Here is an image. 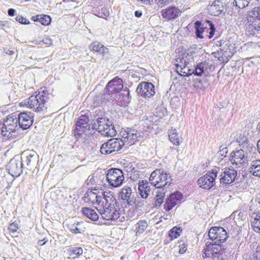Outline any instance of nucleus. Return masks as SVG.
Segmentation results:
<instances>
[{
	"label": "nucleus",
	"instance_id": "1",
	"mask_svg": "<svg viewBox=\"0 0 260 260\" xmlns=\"http://www.w3.org/2000/svg\"><path fill=\"white\" fill-rule=\"evenodd\" d=\"M105 200L102 205L97 206V210L102 218L107 220H115L120 216L119 211L115 207L116 200L111 192L104 193Z\"/></svg>",
	"mask_w": 260,
	"mask_h": 260
},
{
	"label": "nucleus",
	"instance_id": "2",
	"mask_svg": "<svg viewBox=\"0 0 260 260\" xmlns=\"http://www.w3.org/2000/svg\"><path fill=\"white\" fill-rule=\"evenodd\" d=\"M244 23L245 30L250 35L260 34V6L254 7L245 15Z\"/></svg>",
	"mask_w": 260,
	"mask_h": 260
},
{
	"label": "nucleus",
	"instance_id": "3",
	"mask_svg": "<svg viewBox=\"0 0 260 260\" xmlns=\"http://www.w3.org/2000/svg\"><path fill=\"white\" fill-rule=\"evenodd\" d=\"M36 93V95H32L29 98L27 102L28 106L36 112H44L47 109L49 93L47 90L42 89Z\"/></svg>",
	"mask_w": 260,
	"mask_h": 260
},
{
	"label": "nucleus",
	"instance_id": "4",
	"mask_svg": "<svg viewBox=\"0 0 260 260\" xmlns=\"http://www.w3.org/2000/svg\"><path fill=\"white\" fill-rule=\"evenodd\" d=\"M172 181L171 176L163 169L153 171L149 177L150 183L156 188H161L169 185Z\"/></svg>",
	"mask_w": 260,
	"mask_h": 260
},
{
	"label": "nucleus",
	"instance_id": "5",
	"mask_svg": "<svg viewBox=\"0 0 260 260\" xmlns=\"http://www.w3.org/2000/svg\"><path fill=\"white\" fill-rule=\"evenodd\" d=\"M92 127L102 135L113 137L116 131L112 122L104 117H98L93 122Z\"/></svg>",
	"mask_w": 260,
	"mask_h": 260
},
{
	"label": "nucleus",
	"instance_id": "6",
	"mask_svg": "<svg viewBox=\"0 0 260 260\" xmlns=\"http://www.w3.org/2000/svg\"><path fill=\"white\" fill-rule=\"evenodd\" d=\"M176 72L182 76H189L194 74L191 69L192 58L188 54H184L181 58L176 59Z\"/></svg>",
	"mask_w": 260,
	"mask_h": 260
},
{
	"label": "nucleus",
	"instance_id": "7",
	"mask_svg": "<svg viewBox=\"0 0 260 260\" xmlns=\"http://www.w3.org/2000/svg\"><path fill=\"white\" fill-rule=\"evenodd\" d=\"M220 169L215 167L211 171H209L206 175L200 177L198 180V184L203 189H209L215 184V178Z\"/></svg>",
	"mask_w": 260,
	"mask_h": 260
},
{
	"label": "nucleus",
	"instance_id": "8",
	"mask_svg": "<svg viewBox=\"0 0 260 260\" xmlns=\"http://www.w3.org/2000/svg\"><path fill=\"white\" fill-rule=\"evenodd\" d=\"M106 180L110 186L113 187H118L123 183L124 177L121 170L117 168H112L108 170L106 174Z\"/></svg>",
	"mask_w": 260,
	"mask_h": 260
},
{
	"label": "nucleus",
	"instance_id": "9",
	"mask_svg": "<svg viewBox=\"0 0 260 260\" xmlns=\"http://www.w3.org/2000/svg\"><path fill=\"white\" fill-rule=\"evenodd\" d=\"M124 145L121 139L113 138L104 143L101 147L100 151L103 154H109L120 150Z\"/></svg>",
	"mask_w": 260,
	"mask_h": 260
},
{
	"label": "nucleus",
	"instance_id": "10",
	"mask_svg": "<svg viewBox=\"0 0 260 260\" xmlns=\"http://www.w3.org/2000/svg\"><path fill=\"white\" fill-rule=\"evenodd\" d=\"M123 87L122 80L116 77L108 82L105 87V92L106 95H109L110 100H113L114 99L113 96L119 92Z\"/></svg>",
	"mask_w": 260,
	"mask_h": 260
},
{
	"label": "nucleus",
	"instance_id": "11",
	"mask_svg": "<svg viewBox=\"0 0 260 260\" xmlns=\"http://www.w3.org/2000/svg\"><path fill=\"white\" fill-rule=\"evenodd\" d=\"M94 190L97 191L98 190L96 189H88L83 197V200L85 202L92 204L97 209V206H100L101 205H102V204H103V202L105 200L104 193L105 191L102 192V195H100L97 194L96 192H94Z\"/></svg>",
	"mask_w": 260,
	"mask_h": 260
},
{
	"label": "nucleus",
	"instance_id": "12",
	"mask_svg": "<svg viewBox=\"0 0 260 260\" xmlns=\"http://www.w3.org/2000/svg\"><path fill=\"white\" fill-rule=\"evenodd\" d=\"M208 235L212 242L220 244L228 238L227 233L222 227H212L209 231Z\"/></svg>",
	"mask_w": 260,
	"mask_h": 260
},
{
	"label": "nucleus",
	"instance_id": "13",
	"mask_svg": "<svg viewBox=\"0 0 260 260\" xmlns=\"http://www.w3.org/2000/svg\"><path fill=\"white\" fill-rule=\"evenodd\" d=\"M89 118L86 114L82 115L76 123V129L74 131L75 136L79 137L82 134L86 133L90 129L88 123Z\"/></svg>",
	"mask_w": 260,
	"mask_h": 260
},
{
	"label": "nucleus",
	"instance_id": "14",
	"mask_svg": "<svg viewBox=\"0 0 260 260\" xmlns=\"http://www.w3.org/2000/svg\"><path fill=\"white\" fill-rule=\"evenodd\" d=\"M38 155L32 150H26L22 152L21 160L25 164L26 168L31 170L38 161Z\"/></svg>",
	"mask_w": 260,
	"mask_h": 260
},
{
	"label": "nucleus",
	"instance_id": "15",
	"mask_svg": "<svg viewBox=\"0 0 260 260\" xmlns=\"http://www.w3.org/2000/svg\"><path fill=\"white\" fill-rule=\"evenodd\" d=\"M23 165L22 160L13 158L8 164L7 170L12 176L18 177L22 173Z\"/></svg>",
	"mask_w": 260,
	"mask_h": 260
},
{
	"label": "nucleus",
	"instance_id": "16",
	"mask_svg": "<svg viewBox=\"0 0 260 260\" xmlns=\"http://www.w3.org/2000/svg\"><path fill=\"white\" fill-rule=\"evenodd\" d=\"M137 92L145 98H150L155 94L154 86L149 82H141L138 86Z\"/></svg>",
	"mask_w": 260,
	"mask_h": 260
},
{
	"label": "nucleus",
	"instance_id": "17",
	"mask_svg": "<svg viewBox=\"0 0 260 260\" xmlns=\"http://www.w3.org/2000/svg\"><path fill=\"white\" fill-rule=\"evenodd\" d=\"M237 171L230 168L225 169L220 175V183L226 186L233 183L237 176Z\"/></svg>",
	"mask_w": 260,
	"mask_h": 260
},
{
	"label": "nucleus",
	"instance_id": "18",
	"mask_svg": "<svg viewBox=\"0 0 260 260\" xmlns=\"http://www.w3.org/2000/svg\"><path fill=\"white\" fill-rule=\"evenodd\" d=\"M141 137L140 133L134 129H127L122 136V141L125 144L129 145H133L137 141L139 140Z\"/></svg>",
	"mask_w": 260,
	"mask_h": 260
},
{
	"label": "nucleus",
	"instance_id": "19",
	"mask_svg": "<svg viewBox=\"0 0 260 260\" xmlns=\"http://www.w3.org/2000/svg\"><path fill=\"white\" fill-rule=\"evenodd\" d=\"M17 120L19 127L25 130L29 128L32 125L34 118L30 113L22 112L17 115Z\"/></svg>",
	"mask_w": 260,
	"mask_h": 260
},
{
	"label": "nucleus",
	"instance_id": "20",
	"mask_svg": "<svg viewBox=\"0 0 260 260\" xmlns=\"http://www.w3.org/2000/svg\"><path fill=\"white\" fill-rule=\"evenodd\" d=\"M118 197L121 200L125 201L129 206L133 205L135 203V195L132 192V188L129 186H124L119 192Z\"/></svg>",
	"mask_w": 260,
	"mask_h": 260
},
{
	"label": "nucleus",
	"instance_id": "21",
	"mask_svg": "<svg viewBox=\"0 0 260 260\" xmlns=\"http://www.w3.org/2000/svg\"><path fill=\"white\" fill-rule=\"evenodd\" d=\"M182 198L183 196L180 192L177 191L171 194L166 200V202L164 204V209L166 211H170L175 205L180 204Z\"/></svg>",
	"mask_w": 260,
	"mask_h": 260
},
{
	"label": "nucleus",
	"instance_id": "22",
	"mask_svg": "<svg viewBox=\"0 0 260 260\" xmlns=\"http://www.w3.org/2000/svg\"><path fill=\"white\" fill-rule=\"evenodd\" d=\"M250 159V157H245L244 152L240 149L231 154L230 161L233 164L241 165L247 163V159Z\"/></svg>",
	"mask_w": 260,
	"mask_h": 260
},
{
	"label": "nucleus",
	"instance_id": "23",
	"mask_svg": "<svg viewBox=\"0 0 260 260\" xmlns=\"http://www.w3.org/2000/svg\"><path fill=\"white\" fill-rule=\"evenodd\" d=\"M247 160L249 172L254 176L260 177V160L253 157Z\"/></svg>",
	"mask_w": 260,
	"mask_h": 260
},
{
	"label": "nucleus",
	"instance_id": "24",
	"mask_svg": "<svg viewBox=\"0 0 260 260\" xmlns=\"http://www.w3.org/2000/svg\"><path fill=\"white\" fill-rule=\"evenodd\" d=\"M180 13L178 8L175 6H170L161 11V16L164 19L170 20L177 18Z\"/></svg>",
	"mask_w": 260,
	"mask_h": 260
},
{
	"label": "nucleus",
	"instance_id": "25",
	"mask_svg": "<svg viewBox=\"0 0 260 260\" xmlns=\"http://www.w3.org/2000/svg\"><path fill=\"white\" fill-rule=\"evenodd\" d=\"M84 224L83 221L72 220L67 224V228L73 234H80L85 231Z\"/></svg>",
	"mask_w": 260,
	"mask_h": 260
},
{
	"label": "nucleus",
	"instance_id": "26",
	"mask_svg": "<svg viewBox=\"0 0 260 260\" xmlns=\"http://www.w3.org/2000/svg\"><path fill=\"white\" fill-rule=\"evenodd\" d=\"M209 13L215 16H219L224 10V6L220 1H215L208 6Z\"/></svg>",
	"mask_w": 260,
	"mask_h": 260
},
{
	"label": "nucleus",
	"instance_id": "27",
	"mask_svg": "<svg viewBox=\"0 0 260 260\" xmlns=\"http://www.w3.org/2000/svg\"><path fill=\"white\" fill-rule=\"evenodd\" d=\"M4 123L16 132L18 123L17 115L14 113L9 115L4 120Z\"/></svg>",
	"mask_w": 260,
	"mask_h": 260
},
{
	"label": "nucleus",
	"instance_id": "28",
	"mask_svg": "<svg viewBox=\"0 0 260 260\" xmlns=\"http://www.w3.org/2000/svg\"><path fill=\"white\" fill-rule=\"evenodd\" d=\"M138 190L140 196L143 199H146L150 191L149 182L146 180L140 181L139 183Z\"/></svg>",
	"mask_w": 260,
	"mask_h": 260
},
{
	"label": "nucleus",
	"instance_id": "29",
	"mask_svg": "<svg viewBox=\"0 0 260 260\" xmlns=\"http://www.w3.org/2000/svg\"><path fill=\"white\" fill-rule=\"evenodd\" d=\"M2 135L6 140H11L16 137L17 133L3 123L2 127Z\"/></svg>",
	"mask_w": 260,
	"mask_h": 260
},
{
	"label": "nucleus",
	"instance_id": "30",
	"mask_svg": "<svg viewBox=\"0 0 260 260\" xmlns=\"http://www.w3.org/2000/svg\"><path fill=\"white\" fill-rule=\"evenodd\" d=\"M89 49L98 53L104 55L108 52V49L98 42L92 43L89 46Z\"/></svg>",
	"mask_w": 260,
	"mask_h": 260
},
{
	"label": "nucleus",
	"instance_id": "31",
	"mask_svg": "<svg viewBox=\"0 0 260 260\" xmlns=\"http://www.w3.org/2000/svg\"><path fill=\"white\" fill-rule=\"evenodd\" d=\"M82 211L84 215L93 221H96L99 218L97 213L91 208H83Z\"/></svg>",
	"mask_w": 260,
	"mask_h": 260
},
{
	"label": "nucleus",
	"instance_id": "32",
	"mask_svg": "<svg viewBox=\"0 0 260 260\" xmlns=\"http://www.w3.org/2000/svg\"><path fill=\"white\" fill-rule=\"evenodd\" d=\"M208 67V63L206 61L198 63L194 70V74L198 76H202V74L207 70Z\"/></svg>",
	"mask_w": 260,
	"mask_h": 260
},
{
	"label": "nucleus",
	"instance_id": "33",
	"mask_svg": "<svg viewBox=\"0 0 260 260\" xmlns=\"http://www.w3.org/2000/svg\"><path fill=\"white\" fill-rule=\"evenodd\" d=\"M32 19L34 21H39L42 25L47 26L50 24L51 22V18L48 15H37L32 17Z\"/></svg>",
	"mask_w": 260,
	"mask_h": 260
},
{
	"label": "nucleus",
	"instance_id": "34",
	"mask_svg": "<svg viewBox=\"0 0 260 260\" xmlns=\"http://www.w3.org/2000/svg\"><path fill=\"white\" fill-rule=\"evenodd\" d=\"M110 100L109 95H106V93L104 94H99L96 95L93 99V103L94 106L98 107L104 102H106L107 101Z\"/></svg>",
	"mask_w": 260,
	"mask_h": 260
},
{
	"label": "nucleus",
	"instance_id": "35",
	"mask_svg": "<svg viewBox=\"0 0 260 260\" xmlns=\"http://www.w3.org/2000/svg\"><path fill=\"white\" fill-rule=\"evenodd\" d=\"M169 137L171 142L175 145H178L181 139L176 129H171L169 132Z\"/></svg>",
	"mask_w": 260,
	"mask_h": 260
},
{
	"label": "nucleus",
	"instance_id": "36",
	"mask_svg": "<svg viewBox=\"0 0 260 260\" xmlns=\"http://www.w3.org/2000/svg\"><path fill=\"white\" fill-rule=\"evenodd\" d=\"M68 251L70 257L73 259L79 257L83 253L81 247H71Z\"/></svg>",
	"mask_w": 260,
	"mask_h": 260
},
{
	"label": "nucleus",
	"instance_id": "37",
	"mask_svg": "<svg viewBox=\"0 0 260 260\" xmlns=\"http://www.w3.org/2000/svg\"><path fill=\"white\" fill-rule=\"evenodd\" d=\"M194 28L196 29V35L197 38L203 39L204 37L202 35L204 31L205 28L201 22L196 21L194 23Z\"/></svg>",
	"mask_w": 260,
	"mask_h": 260
},
{
	"label": "nucleus",
	"instance_id": "38",
	"mask_svg": "<svg viewBox=\"0 0 260 260\" xmlns=\"http://www.w3.org/2000/svg\"><path fill=\"white\" fill-rule=\"evenodd\" d=\"M147 226L148 223L146 220H140L136 224V233L138 234L143 233Z\"/></svg>",
	"mask_w": 260,
	"mask_h": 260
},
{
	"label": "nucleus",
	"instance_id": "39",
	"mask_svg": "<svg viewBox=\"0 0 260 260\" xmlns=\"http://www.w3.org/2000/svg\"><path fill=\"white\" fill-rule=\"evenodd\" d=\"M165 191L163 188L162 191H157L156 195V199L155 201V207H160L164 202V198L165 197Z\"/></svg>",
	"mask_w": 260,
	"mask_h": 260
},
{
	"label": "nucleus",
	"instance_id": "40",
	"mask_svg": "<svg viewBox=\"0 0 260 260\" xmlns=\"http://www.w3.org/2000/svg\"><path fill=\"white\" fill-rule=\"evenodd\" d=\"M234 139L239 145H244L247 144V139L241 131L237 132L236 136L234 137Z\"/></svg>",
	"mask_w": 260,
	"mask_h": 260
},
{
	"label": "nucleus",
	"instance_id": "41",
	"mask_svg": "<svg viewBox=\"0 0 260 260\" xmlns=\"http://www.w3.org/2000/svg\"><path fill=\"white\" fill-rule=\"evenodd\" d=\"M251 225L255 232L260 233V213L256 214L251 222Z\"/></svg>",
	"mask_w": 260,
	"mask_h": 260
},
{
	"label": "nucleus",
	"instance_id": "42",
	"mask_svg": "<svg viewBox=\"0 0 260 260\" xmlns=\"http://www.w3.org/2000/svg\"><path fill=\"white\" fill-rule=\"evenodd\" d=\"M182 231L181 228H177L175 226L169 232V236L173 239L174 238H177L180 236V233Z\"/></svg>",
	"mask_w": 260,
	"mask_h": 260
},
{
	"label": "nucleus",
	"instance_id": "43",
	"mask_svg": "<svg viewBox=\"0 0 260 260\" xmlns=\"http://www.w3.org/2000/svg\"><path fill=\"white\" fill-rule=\"evenodd\" d=\"M206 22L209 24V26H210L209 38L211 39L213 37V36L214 35L215 29L214 26V25L212 24V23L210 21L207 20V21H206Z\"/></svg>",
	"mask_w": 260,
	"mask_h": 260
},
{
	"label": "nucleus",
	"instance_id": "44",
	"mask_svg": "<svg viewBox=\"0 0 260 260\" xmlns=\"http://www.w3.org/2000/svg\"><path fill=\"white\" fill-rule=\"evenodd\" d=\"M155 1L159 6L162 7L164 6L171 4L173 0H155Z\"/></svg>",
	"mask_w": 260,
	"mask_h": 260
},
{
	"label": "nucleus",
	"instance_id": "45",
	"mask_svg": "<svg viewBox=\"0 0 260 260\" xmlns=\"http://www.w3.org/2000/svg\"><path fill=\"white\" fill-rule=\"evenodd\" d=\"M16 20L21 24H28L29 23V21L25 18L23 17L21 15H18L16 17Z\"/></svg>",
	"mask_w": 260,
	"mask_h": 260
},
{
	"label": "nucleus",
	"instance_id": "46",
	"mask_svg": "<svg viewBox=\"0 0 260 260\" xmlns=\"http://www.w3.org/2000/svg\"><path fill=\"white\" fill-rule=\"evenodd\" d=\"M18 223L15 222L11 223L9 226V230H10V232L13 233L16 232L18 228Z\"/></svg>",
	"mask_w": 260,
	"mask_h": 260
},
{
	"label": "nucleus",
	"instance_id": "47",
	"mask_svg": "<svg viewBox=\"0 0 260 260\" xmlns=\"http://www.w3.org/2000/svg\"><path fill=\"white\" fill-rule=\"evenodd\" d=\"M228 152V148L226 147H224L222 149H220L218 152L219 157H224L226 156V154Z\"/></svg>",
	"mask_w": 260,
	"mask_h": 260
},
{
	"label": "nucleus",
	"instance_id": "48",
	"mask_svg": "<svg viewBox=\"0 0 260 260\" xmlns=\"http://www.w3.org/2000/svg\"><path fill=\"white\" fill-rule=\"evenodd\" d=\"M179 253L180 254L184 253L187 250L186 245L184 243L180 244L179 245Z\"/></svg>",
	"mask_w": 260,
	"mask_h": 260
},
{
	"label": "nucleus",
	"instance_id": "49",
	"mask_svg": "<svg viewBox=\"0 0 260 260\" xmlns=\"http://www.w3.org/2000/svg\"><path fill=\"white\" fill-rule=\"evenodd\" d=\"M101 14H102V15L100 17L102 18H105V17H107L108 16H109V12L106 8H103L101 10Z\"/></svg>",
	"mask_w": 260,
	"mask_h": 260
},
{
	"label": "nucleus",
	"instance_id": "50",
	"mask_svg": "<svg viewBox=\"0 0 260 260\" xmlns=\"http://www.w3.org/2000/svg\"><path fill=\"white\" fill-rule=\"evenodd\" d=\"M43 42L44 44H48V45H52V40L48 37L45 38L43 40Z\"/></svg>",
	"mask_w": 260,
	"mask_h": 260
},
{
	"label": "nucleus",
	"instance_id": "51",
	"mask_svg": "<svg viewBox=\"0 0 260 260\" xmlns=\"http://www.w3.org/2000/svg\"><path fill=\"white\" fill-rule=\"evenodd\" d=\"M15 10L12 8L9 9L8 11V15L10 16H13L15 15Z\"/></svg>",
	"mask_w": 260,
	"mask_h": 260
},
{
	"label": "nucleus",
	"instance_id": "52",
	"mask_svg": "<svg viewBox=\"0 0 260 260\" xmlns=\"http://www.w3.org/2000/svg\"><path fill=\"white\" fill-rule=\"evenodd\" d=\"M47 241V240H45V239L44 238L43 240H39L38 242V244L39 245L42 246V245H44Z\"/></svg>",
	"mask_w": 260,
	"mask_h": 260
},
{
	"label": "nucleus",
	"instance_id": "53",
	"mask_svg": "<svg viewBox=\"0 0 260 260\" xmlns=\"http://www.w3.org/2000/svg\"><path fill=\"white\" fill-rule=\"evenodd\" d=\"M142 12L139 11H136L135 12V15L137 17H140L142 16Z\"/></svg>",
	"mask_w": 260,
	"mask_h": 260
},
{
	"label": "nucleus",
	"instance_id": "54",
	"mask_svg": "<svg viewBox=\"0 0 260 260\" xmlns=\"http://www.w3.org/2000/svg\"><path fill=\"white\" fill-rule=\"evenodd\" d=\"M138 1H141L144 4H148L150 3V0H137Z\"/></svg>",
	"mask_w": 260,
	"mask_h": 260
},
{
	"label": "nucleus",
	"instance_id": "55",
	"mask_svg": "<svg viewBox=\"0 0 260 260\" xmlns=\"http://www.w3.org/2000/svg\"><path fill=\"white\" fill-rule=\"evenodd\" d=\"M256 252H257L256 257H258L260 258V246L257 247Z\"/></svg>",
	"mask_w": 260,
	"mask_h": 260
},
{
	"label": "nucleus",
	"instance_id": "56",
	"mask_svg": "<svg viewBox=\"0 0 260 260\" xmlns=\"http://www.w3.org/2000/svg\"><path fill=\"white\" fill-rule=\"evenodd\" d=\"M4 26V24L2 22H0V28L3 29Z\"/></svg>",
	"mask_w": 260,
	"mask_h": 260
},
{
	"label": "nucleus",
	"instance_id": "57",
	"mask_svg": "<svg viewBox=\"0 0 260 260\" xmlns=\"http://www.w3.org/2000/svg\"><path fill=\"white\" fill-rule=\"evenodd\" d=\"M94 180V177H93V176H92V177H91V178L90 179V182L91 181V180Z\"/></svg>",
	"mask_w": 260,
	"mask_h": 260
},
{
	"label": "nucleus",
	"instance_id": "58",
	"mask_svg": "<svg viewBox=\"0 0 260 260\" xmlns=\"http://www.w3.org/2000/svg\"><path fill=\"white\" fill-rule=\"evenodd\" d=\"M257 128L258 129L259 131H260V125L258 126V127H257Z\"/></svg>",
	"mask_w": 260,
	"mask_h": 260
},
{
	"label": "nucleus",
	"instance_id": "59",
	"mask_svg": "<svg viewBox=\"0 0 260 260\" xmlns=\"http://www.w3.org/2000/svg\"><path fill=\"white\" fill-rule=\"evenodd\" d=\"M12 53H13V51H10V54H12Z\"/></svg>",
	"mask_w": 260,
	"mask_h": 260
}]
</instances>
